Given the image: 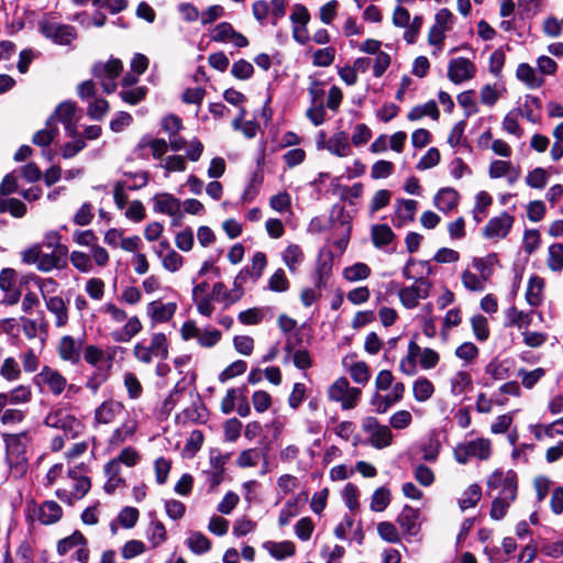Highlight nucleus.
Here are the masks:
<instances>
[{"label":"nucleus","mask_w":563,"mask_h":563,"mask_svg":"<svg viewBox=\"0 0 563 563\" xmlns=\"http://www.w3.org/2000/svg\"><path fill=\"white\" fill-rule=\"evenodd\" d=\"M85 361L96 367L102 368L101 364L106 360V352L96 345H87L84 350Z\"/></svg>","instance_id":"58"},{"label":"nucleus","mask_w":563,"mask_h":563,"mask_svg":"<svg viewBox=\"0 0 563 563\" xmlns=\"http://www.w3.org/2000/svg\"><path fill=\"white\" fill-rule=\"evenodd\" d=\"M86 544H87V539L84 537V534L80 531L76 530L73 534L58 541L57 552L60 555H65L67 552H69L75 547L86 545Z\"/></svg>","instance_id":"52"},{"label":"nucleus","mask_w":563,"mask_h":563,"mask_svg":"<svg viewBox=\"0 0 563 563\" xmlns=\"http://www.w3.org/2000/svg\"><path fill=\"white\" fill-rule=\"evenodd\" d=\"M0 376L8 382H15L21 377V367L19 362L12 357H5L0 361Z\"/></svg>","instance_id":"43"},{"label":"nucleus","mask_w":563,"mask_h":563,"mask_svg":"<svg viewBox=\"0 0 563 563\" xmlns=\"http://www.w3.org/2000/svg\"><path fill=\"white\" fill-rule=\"evenodd\" d=\"M417 206H418V202L416 200H411V199L398 200V207L396 210V216H397L396 225L401 227L409 221H413L415 213L417 211Z\"/></svg>","instance_id":"35"},{"label":"nucleus","mask_w":563,"mask_h":563,"mask_svg":"<svg viewBox=\"0 0 563 563\" xmlns=\"http://www.w3.org/2000/svg\"><path fill=\"white\" fill-rule=\"evenodd\" d=\"M67 255V247H57L52 251L43 249V245H33L21 253L24 263L36 265V268L44 273L66 267Z\"/></svg>","instance_id":"3"},{"label":"nucleus","mask_w":563,"mask_h":563,"mask_svg":"<svg viewBox=\"0 0 563 563\" xmlns=\"http://www.w3.org/2000/svg\"><path fill=\"white\" fill-rule=\"evenodd\" d=\"M283 262L295 274L305 260L301 247L297 244L288 245L282 254Z\"/></svg>","instance_id":"34"},{"label":"nucleus","mask_w":563,"mask_h":563,"mask_svg":"<svg viewBox=\"0 0 563 563\" xmlns=\"http://www.w3.org/2000/svg\"><path fill=\"white\" fill-rule=\"evenodd\" d=\"M263 548L275 559L283 560L288 556H292L296 551V547L291 541H266L263 543Z\"/></svg>","instance_id":"33"},{"label":"nucleus","mask_w":563,"mask_h":563,"mask_svg":"<svg viewBox=\"0 0 563 563\" xmlns=\"http://www.w3.org/2000/svg\"><path fill=\"white\" fill-rule=\"evenodd\" d=\"M361 394V389L351 387L345 377L338 378L328 389L329 399L335 402H341V407L344 410L356 407Z\"/></svg>","instance_id":"7"},{"label":"nucleus","mask_w":563,"mask_h":563,"mask_svg":"<svg viewBox=\"0 0 563 563\" xmlns=\"http://www.w3.org/2000/svg\"><path fill=\"white\" fill-rule=\"evenodd\" d=\"M505 316L507 327L527 328L532 321L531 312H523L518 310L515 306L509 307Z\"/></svg>","instance_id":"36"},{"label":"nucleus","mask_w":563,"mask_h":563,"mask_svg":"<svg viewBox=\"0 0 563 563\" xmlns=\"http://www.w3.org/2000/svg\"><path fill=\"white\" fill-rule=\"evenodd\" d=\"M487 486L489 489H499V494H504V492L508 488V486L514 488V492H517V482L516 474L514 472H494L488 481Z\"/></svg>","instance_id":"29"},{"label":"nucleus","mask_w":563,"mask_h":563,"mask_svg":"<svg viewBox=\"0 0 563 563\" xmlns=\"http://www.w3.org/2000/svg\"><path fill=\"white\" fill-rule=\"evenodd\" d=\"M267 266V257L266 254L263 252H256L252 257V264L251 267H244L241 269L242 272H245V275L247 277H251L254 279V282L258 280L261 276L263 275L264 269Z\"/></svg>","instance_id":"44"},{"label":"nucleus","mask_w":563,"mask_h":563,"mask_svg":"<svg viewBox=\"0 0 563 563\" xmlns=\"http://www.w3.org/2000/svg\"><path fill=\"white\" fill-rule=\"evenodd\" d=\"M135 176L140 180L136 184H129V181H118L115 184L113 189V198L119 209H123L128 203V196L125 194V190H136L147 185L148 178L146 173L141 172L137 173Z\"/></svg>","instance_id":"22"},{"label":"nucleus","mask_w":563,"mask_h":563,"mask_svg":"<svg viewBox=\"0 0 563 563\" xmlns=\"http://www.w3.org/2000/svg\"><path fill=\"white\" fill-rule=\"evenodd\" d=\"M371 275V268L365 263H356L343 271V276L349 282L366 279Z\"/></svg>","instance_id":"56"},{"label":"nucleus","mask_w":563,"mask_h":563,"mask_svg":"<svg viewBox=\"0 0 563 563\" xmlns=\"http://www.w3.org/2000/svg\"><path fill=\"white\" fill-rule=\"evenodd\" d=\"M549 181V173L542 167H536L526 177V184L536 189H542Z\"/></svg>","instance_id":"57"},{"label":"nucleus","mask_w":563,"mask_h":563,"mask_svg":"<svg viewBox=\"0 0 563 563\" xmlns=\"http://www.w3.org/2000/svg\"><path fill=\"white\" fill-rule=\"evenodd\" d=\"M482 497V489L477 484H472L464 490L462 497L459 499L461 510L473 508L477 505Z\"/></svg>","instance_id":"49"},{"label":"nucleus","mask_w":563,"mask_h":563,"mask_svg":"<svg viewBox=\"0 0 563 563\" xmlns=\"http://www.w3.org/2000/svg\"><path fill=\"white\" fill-rule=\"evenodd\" d=\"M496 262V255L489 254L486 257H475L473 266L479 272L484 280H487L493 274V265Z\"/></svg>","instance_id":"59"},{"label":"nucleus","mask_w":563,"mask_h":563,"mask_svg":"<svg viewBox=\"0 0 563 563\" xmlns=\"http://www.w3.org/2000/svg\"><path fill=\"white\" fill-rule=\"evenodd\" d=\"M322 140L318 141V148H325L338 157L349 156L351 153L350 136L346 132L340 131L324 140V133H321Z\"/></svg>","instance_id":"15"},{"label":"nucleus","mask_w":563,"mask_h":563,"mask_svg":"<svg viewBox=\"0 0 563 563\" xmlns=\"http://www.w3.org/2000/svg\"><path fill=\"white\" fill-rule=\"evenodd\" d=\"M37 378L55 395H60L67 386L66 378L57 371L48 366H44Z\"/></svg>","instance_id":"23"},{"label":"nucleus","mask_w":563,"mask_h":563,"mask_svg":"<svg viewBox=\"0 0 563 563\" xmlns=\"http://www.w3.org/2000/svg\"><path fill=\"white\" fill-rule=\"evenodd\" d=\"M100 311L108 314L114 323L125 322L121 329L114 330L110 334L117 343H128L143 330V324L137 316L128 317L125 310L113 302H106Z\"/></svg>","instance_id":"4"},{"label":"nucleus","mask_w":563,"mask_h":563,"mask_svg":"<svg viewBox=\"0 0 563 563\" xmlns=\"http://www.w3.org/2000/svg\"><path fill=\"white\" fill-rule=\"evenodd\" d=\"M54 115H51L46 122V128L37 131L32 142L37 146H48L58 134V129L53 124Z\"/></svg>","instance_id":"37"},{"label":"nucleus","mask_w":563,"mask_h":563,"mask_svg":"<svg viewBox=\"0 0 563 563\" xmlns=\"http://www.w3.org/2000/svg\"><path fill=\"white\" fill-rule=\"evenodd\" d=\"M413 397L417 401L423 402L430 399L434 393V386L426 377H419L412 386Z\"/></svg>","instance_id":"47"},{"label":"nucleus","mask_w":563,"mask_h":563,"mask_svg":"<svg viewBox=\"0 0 563 563\" xmlns=\"http://www.w3.org/2000/svg\"><path fill=\"white\" fill-rule=\"evenodd\" d=\"M492 453V444L488 439L479 438L460 444L454 450L455 460L460 464H466L470 459L487 460Z\"/></svg>","instance_id":"11"},{"label":"nucleus","mask_w":563,"mask_h":563,"mask_svg":"<svg viewBox=\"0 0 563 563\" xmlns=\"http://www.w3.org/2000/svg\"><path fill=\"white\" fill-rule=\"evenodd\" d=\"M362 429L369 435V443L375 449L382 450L393 442L390 428L380 424L375 417H365L362 420Z\"/></svg>","instance_id":"12"},{"label":"nucleus","mask_w":563,"mask_h":563,"mask_svg":"<svg viewBox=\"0 0 563 563\" xmlns=\"http://www.w3.org/2000/svg\"><path fill=\"white\" fill-rule=\"evenodd\" d=\"M5 212L14 218H22L26 213V205L15 198L0 197V213Z\"/></svg>","instance_id":"40"},{"label":"nucleus","mask_w":563,"mask_h":563,"mask_svg":"<svg viewBox=\"0 0 563 563\" xmlns=\"http://www.w3.org/2000/svg\"><path fill=\"white\" fill-rule=\"evenodd\" d=\"M543 287L544 282L542 278L538 276L530 277L526 292V299L530 306L538 307L542 302Z\"/></svg>","instance_id":"38"},{"label":"nucleus","mask_w":563,"mask_h":563,"mask_svg":"<svg viewBox=\"0 0 563 563\" xmlns=\"http://www.w3.org/2000/svg\"><path fill=\"white\" fill-rule=\"evenodd\" d=\"M154 210L175 216L180 212V201L169 194L156 195L154 197Z\"/></svg>","instance_id":"31"},{"label":"nucleus","mask_w":563,"mask_h":563,"mask_svg":"<svg viewBox=\"0 0 563 563\" xmlns=\"http://www.w3.org/2000/svg\"><path fill=\"white\" fill-rule=\"evenodd\" d=\"M139 147L151 148L152 156L156 159H159L167 152L168 143L164 139H153L151 136H144L139 142Z\"/></svg>","instance_id":"48"},{"label":"nucleus","mask_w":563,"mask_h":563,"mask_svg":"<svg viewBox=\"0 0 563 563\" xmlns=\"http://www.w3.org/2000/svg\"><path fill=\"white\" fill-rule=\"evenodd\" d=\"M69 420H73L63 409L51 411L45 418V424L55 428H66L69 424Z\"/></svg>","instance_id":"61"},{"label":"nucleus","mask_w":563,"mask_h":563,"mask_svg":"<svg viewBox=\"0 0 563 563\" xmlns=\"http://www.w3.org/2000/svg\"><path fill=\"white\" fill-rule=\"evenodd\" d=\"M155 253L162 258L163 267L172 273L177 272L184 264V257L174 250L166 254H163L162 250H156Z\"/></svg>","instance_id":"53"},{"label":"nucleus","mask_w":563,"mask_h":563,"mask_svg":"<svg viewBox=\"0 0 563 563\" xmlns=\"http://www.w3.org/2000/svg\"><path fill=\"white\" fill-rule=\"evenodd\" d=\"M77 107L73 101H64L62 102L52 114L55 117L53 124L56 126L57 122H60L68 136L75 139L78 136L77 122L78 118H76Z\"/></svg>","instance_id":"13"},{"label":"nucleus","mask_w":563,"mask_h":563,"mask_svg":"<svg viewBox=\"0 0 563 563\" xmlns=\"http://www.w3.org/2000/svg\"><path fill=\"white\" fill-rule=\"evenodd\" d=\"M432 273V268L427 261H416L410 257L402 268V276L406 279H413L410 286L399 289L398 297L401 305L407 309L418 307L421 299L430 296L432 283L427 278Z\"/></svg>","instance_id":"1"},{"label":"nucleus","mask_w":563,"mask_h":563,"mask_svg":"<svg viewBox=\"0 0 563 563\" xmlns=\"http://www.w3.org/2000/svg\"><path fill=\"white\" fill-rule=\"evenodd\" d=\"M475 75L476 66L470 59L465 57H456L449 62L448 77L453 84L459 85L471 80Z\"/></svg>","instance_id":"14"},{"label":"nucleus","mask_w":563,"mask_h":563,"mask_svg":"<svg viewBox=\"0 0 563 563\" xmlns=\"http://www.w3.org/2000/svg\"><path fill=\"white\" fill-rule=\"evenodd\" d=\"M459 203V194L452 188H443L434 196V206L445 213L453 210Z\"/></svg>","instance_id":"32"},{"label":"nucleus","mask_w":563,"mask_h":563,"mask_svg":"<svg viewBox=\"0 0 563 563\" xmlns=\"http://www.w3.org/2000/svg\"><path fill=\"white\" fill-rule=\"evenodd\" d=\"M377 532L379 537L387 542L397 543L400 541L399 532L393 522H379L377 525Z\"/></svg>","instance_id":"63"},{"label":"nucleus","mask_w":563,"mask_h":563,"mask_svg":"<svg viewBox=\"0 0 563 563\" xmlns=\"http://www.w3.org/2000/svg\"><path fill=\"white\" fill-rule=\"evenodd\" d=\"M515 218L507 212L500 213L498 217L492 218L484 228L483 235L486 239L500 240L509 233Z\"/></svg>","instance_id":"17"},{"label":"nucleus","mask_w":563,"mask_h":563,"mask_svg":"<svg viewBox=\"0 0 563 563\" xmlns=\"http://www.w3.org/2000/svg\"><path fill=\"white\" fill-rule=\"evenodd\" d=\"M180 417L185 422H202L206 420L207 409L200 400H197L191 407L184 409Z\"/></svg>","instance_id":"51"},{"label":"nucleus","mask_w":563,"mask_h":563,"mask_svg":"<svg viewBox=\"0 0 563 563\" xmlns=\"http://www.w3.org/2000/svg\"><path fill=\"white\" fill-rule=\"evenodd\" d=\"M521 115L522 111L519 108L510 110L503 120V129L509 134L520 137L522 135V129L519 125Z\"/></svg>","instance_id":"50"},{"label":"nucleus","mask_w":563,"mask_h":563,"mask_svg":"<svg viewBox=\"0 0 563 563\" xmlns=\"http://www.w3.org/2000/svg\"><path fill=\"white\" fill-rule=\"evenodd\" d=\"M48 323L44 318L40 321L24 318L22 319V331L29 339L40 338L43 345L47 336Z\"/></svg>","instance_id":"28"},{"label":"nucleus","mask_w":563,"mask_h":563,"mask_svg":"<svg viewBox=\"0 0 563 563\" xmlns=\"http://www.w3.org/2000/svg\"><path fill=\"white\" fill-rule=\"evenodd\" d=\"M146 537L153 548L163 544L167 539V532L164 523L157 519H152L146 530Z\"/></svg>","instance_id":"42"},{"label":"nucleus","mask_w":563,"mask_h":563,"mask_svg":"<svg viewBox=\"0 0 563 563\" xmlns=\"http://www.w3.org/2000/svg\"><path fill=\"white\" fill-rule=\"evenodd\" d=\"M124 411L122 402L109 399L100 404L96 410L93 420L97 424H110L117 420Z\"/></svg>","instance_id":"20"},{"label":"nucleus","mask_w":563,"mask_h":563,"mask_svg":"<svg viewBox=\"0 0 563 563\" xmlns=\"http://www.w3.org/2000/svg\"><path fill=\"white\" fill-rule=\"evenodd\" d=\"M47 310L55 316V325L62 328L68 322V309L64 299L59 296L48 297L45 300Z\"/></svg>","instance_id":"27"},{"label":"nucleus","mask_w":563,"mask_h":563,"mask_svg":"<svg viewBox=\"0 0 563 563\" xmlns=\"http://www.w3.org/2000/svg\"><path fill=\"white\" fill-rule=\"evenodd\" d=\"M516 75L517 78L525 82L530 89L540 88L544 84L543 76L539 75L534 68L526 63L519 64Z\"/></svg>","instance_id":"30"},{"label":"nucleus","mask_w":563,"mask_h":563,"mask_svg":"<svg viewBox=\"0 0 563 563\" xmlns=\"http://www.w3.org/2000/svg\"><path fill=\"white\" fill-rule=\"evenodd\" d=\"M419 510L410 506H405L397 517V523L406 534L416 536L419 532Z\"/></svg>","instance_id":"26"},{"label":"nucleus","mask_w":563,"mask_h":563,"mask_svg":"<svg viewBox=\"0 0 563 563\" xmlns=\"http://www.w3.org/2000/svg\"><path fill=\"white\" fill-rule=\"evenodd\" d=\"M123 70L122 62L111 58L106 63L99 62L92 68L93 77L99 80L106 93H112L117 89L115 79Z\"/></svg>","instance_id":"8"},{"label":"nucleus","mask_w":563,"mask_h":563,"mask_svg":"<svg viewBox=\"0 0 563 563\" xmlns=\"http://www.w3.org/2000/svg\"><path fill=\"white\" fill-rule=\"evenodd\" d=\"M289 287L290 282L283 268L276 269L267 283V289L274 292H285Z\"/></svg>","instance_id":"54"},{"label":"nucleus","mask_w":563,"mask_h":563,"mask_svg":"<svg viewBox=\"0 0 563 563\" xmlns=\"http://www.w3.org/2000/svg\"><path fill=\"white\" fill-rule=\"evenodd\" d=\"M517 492H514V488L508 486V488L504 492V494H498L497 497L494 498L490 507L489 515L495 520L503 519L511 503L516 499Z\"/></svg>","instance_id":"25"},{"label":"nucleus","mask_w":563,"mask_h":563,"mask_svg":"<svg viewBox=\"0 0 563 563\" xmlns=\"http://www.w3.org/2000/svg\"><path fill=\"white\" fill-rule=\"evenodd\" d=\"M38 27L46 38L58 45H70L77 38L76 29L69 24L44 19L38 23Z\"/></svg>","instance_id":"9"},{"label":"nucleus","mask_w":563,"mask_h":563,"mask_svg":"<svg viewBox=\"0 0 563 563\" xmlns=\"http://www.w3.org/2000/svg\"><path fill=\"white\" fill-rule=\"evenodd\" d=\"M451 393L460 396L472 386L471 374L465 371L456 372L450 379Z\"/></svg>","instance_id":"46"},{"label":"nucleus","mask_w":563,"mask_h":563,"mask_svg":"<svg viewBox=\"0 0 563 563\" xmlns=\"http://www.w3.org/2000/svg\"><path fill=\"white\" fill-rule=\"evenodd\" d=\"M82 346V339H75L71 335H64L58 342L57 353L63 361L76 365L80 361Z\"/></svg>","instance_id":"16"},{"label":"nucleus","mask_w":563,"mask_h":563,"mask_svg":"<svg viewBox=\"0 0 563 563\" xmlns=\"http://www.w3.org/2000/svg\"><path fill=\"white\" fill-rule=\"evenodd\" d=\"M418 357H420L419 364L423 369L434 368L440 361V355L437 351L430 347L421 349L415 340H411L408 344L407 355L399 363V369L406 375H415L417 373Z\"/></svg>","instance_id":"5"},{"label":"nucleus","mask_w":563,"mask_h":563,"mask_svg":"<svg viewBox=\"0 0 563 563\" xmlns=\"http://www.w3.org/2000/svg\"><path fill=\"white\" fill-rule=\"evenodd\" d=\"M335 58V48L328 46L313 53L312 63L317 67H328Z\"/></svg>","instance_id":"60"},{"label":"nucleus","mask_w":563,"mask_h":563,"mask_svg":"<svg viewBox=\"0 0 563 563\" xmlns=\"http://www.w3.org/2000/svg\"><path fill=\"white\" fill-rule=\"evenodd\" d=\"M147 93V88L139 86L130 89H123L120 91L121 99L129 104H137L141 102Z\"/></svg>","instance_id":"64"},{"label":"nucleus","mask_w":563,"mask_h":563,"mask_svg":"<svg viewBox=\"0 0 563 563\" xmlns=\"http://www.w3.org/2000/svg\"><path fill=\"white\" fill-rule=\"evenodd\" d=\"M5 443V460L10 474L14 478H21L29 468L27 448L31 438L27 431L12 434H3Z\"/></svg>","instance_id":"2"},{"label":"nucleus","mask_w":563,"mask_h":563,"mask_svg":"<svg viewBox=\"0 0 563 563\" xmlns=\"http://www.w3.org/2000/svg\"><path fill=\"white\" fill-rule=\"evenodd\" d=\"M371 236L373 244L376 249L384 250L385 252H394L393 245L396 235L388 224H375L371 229Z\"/></svg>","instance_id":"21"},{"label":"nucleus","mask_w":563,"mask_h":563,"mask_svg":"<svg viewBox=\"0 0 563 563\" xmlns=\"http://www.w3.org/2000/svg\"><path fill=\"white\" fill-rule=\"evenodd\" d=\"M16 279L18 274L13 268H3L0 272V289L4 292L3 302L7 305H15L21 298Z\"/></svg>","instance_id":"18"},{"label":"nucleus","mask_w":563,"mask_h":563,"mask_svg":"<svg viewBox=\"0 0 563 563\" xmlns=\"http://www.w3.org/2000/svg\"><path fill=\"white\" fill-rule=\"evenodd\" d=\"M133 356L143 364H150L154 358L168 357V342L164 333L157 332L151 336L150 344L137 342L133 347Z\"/></svg>","instance_id":"6"},{"label":"nucleus","mask_w":563,"mask_h":563,"mask_svg":"<svg viewBox=\"0 0 563 563\" xmlns=\"http://www.w3.org/2000/svg\"><path fill=\"white\" fill-rule=\"evenodd\" d=\"M294 343L290 339L287 340L285 345V351L288 355L292 356L294 365L299 369H307L312 365L310 354L307 350H296L294 351Z\"/></svg>","instance_id":"41"},{"label":"nucleus","mask_w":563,"mask_h":563,"mask_svg":"<svg viewBox=\"0 0 563 563\" xmlns=\"http://www.w3.org/2000/svg\"><path fill=\"white\" fill-rule=\"evenodd\" d=\"M137 430V421L133 418L125 419L118 428L113 430L109 438V445L119 448L128 440H131Z\"/></svg>","instance_id":"24"},{"label":"nucleus","mask_w":563,"mask_h":563,"mask_svg":"<svg viewBox=\"0 0 563 563\" xmlns=\"http://www.w3.org/2000/svg\"><path fill=\"white\" fill-rule=\"evenodd\" d=\"M547 265L550 271L561 273L563 271V244L554 243L549 246Z\"/></svg>","instance_id":"45"},{"label":"nucleus","mask_w":563,"mask_h":563,"mask_svg":"<svg viewBox=\"0 0 563 563\" xmlns=\"http://www.w3.org/2000/svg\"><path fill=\"white\" fill-rule=\"evenodd\" d=\"M123 383L128 390L129 398L137 399L141 397L143 393V386L134 373H125Z\"/></svg>","instance_id":"62"},{"label":"nucleus","mask_w":563,"mask_h":563,"mask_svg":"<svg viewBox=\"0 0 563 563\" xmlns=\"http://www.w3.org/2000/svg\"><path fill=\"white\" fill-rule=\"evenodd\" d=\"M176 302H163L153 300L146 306V314L151 319L152 325L168 322L176 313Z\"/></svg>","instance_id":"19"},{"label":"nucleus","mask_w":563,"mask_h":563,"mask_svg":"<svg viewBox=\"0 0 563 563\" xmlns=\"http://www.w3.org/2000/svg\"><path fill=\"white\" fill-rule=\"evenodd\" d=\"M27 516L41 525H54L62 519L63 508L54 500H45L42 504L31 500L27 503Z\"/></svg>","instance_id":"10"},{"label":"nucleus","mask_w":563,"mask_h":563,"mask_svg":"<svg viewBox=\"0 0 563 563\" xmlns=\"http://www.w3.org/2000/svg\"><path fill=\"white\" fill-rule=\"evenodd\" d=\"M187 547L195 554L207 553L211 549V541L200 531H194L186 540Z\"/></svg>","instance_id":"39"},{"label":"nucleus","mask_w":563,"mask_h":563,"mask_svg":"<svg viewBox=\"0 0 563 563\" xmlns=\"http://www.w3.org/2000/svg\"><path fill=\"white\" fill-rule=\"evenodd\" d=\"M390 503V490L386 487H378L372 495L371 509L376 512L384 511Z\"/></svg>","instance_id":"55"}]
</instances>
